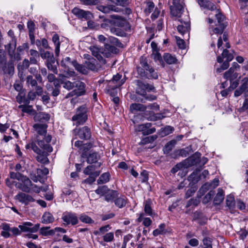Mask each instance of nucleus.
<instances>
[{"instance_id":"obj_29","label":"nucleus","mask_w":248,"mask_h":248,"mask_svg":"<svg viewBox=\"0 0 248 248\" xmlns=\"http://www.w3.org/2000/svg\"><path fill=\"white\" fill-rule=\"evenodd\" d=\"M116 206L120 208L124 207L127 203V198L124 196H118L114 200Z\"/></svg>"},{"instance_id":"obj_44","label":"nucleus","mask_w":248,"mask_h":248,"mask_svg":"<svg viewBox=\"0 0 248 248\" xmlns=\"http://www.w3.org/2000/svg\"><path fill=\"white\" fill-rule=\"evenodd\" d=\"M202 244L201 245L202 248H213L212 240L208 237H205L202 239Z\"/></svg>"},{"instance_id":"obj_40","label":"nucleus","mask_w":248,"mask_h":248,"mask_svg":"<svg viewBox=\"0 0 248 248\" xmlns=\"http://www.w3.org/2000/svg\"><path fill=\"white\" fill-rule=\"evenodd\" d=\"M96 62V60L94 59H92V61L85 62L86 66L89 70L93 71H97L98 68L95 64Z\"/></svg>"},{"instance_id":"obj_27","label":"nucleus","mask_w":248,"mask_h":248,"mask_svg":"<svg viewBox=\"0 0 248 248\" xmlns=\"http://www.w3.org/2000/svg\"><path fill=\"white\" fill-rule=\"evenodd\" d=\"M14 64L13 60L9 61L3 67V71L5 74L9 75H13L14 73Z\"/></svg>"},{"instance_id":"obj_33","label":"nucleus","mask_w":248,"mask_h":248,"mask_svg":"<svg viewBox=\"0 0 248 248\" xmlns=\"http://www.w3.org/2000/svg\"><path fill=\"white\" fill-rule=\"evenodd\" d=\"M226 204L230 211H233L235 206V202L234 197L232 195H228L226 199Z\"/></svg>"},{"instance_id":"obj_11","label":"nucleus","mask_w":248,"mask_h":248,"mask_svg":"<svg viewBox=\"0 0 248 248\" xmlns=\"http://www.w3.org/2000/svg\"><path fill=\"white\" fill-rule=\"evenodd\" d=\"M62 219L64 222V224L67 225L71 224L75 225L78 222V217L76 215L71 212H67L63 214Z\"/></svg>"},{"instance_id":"obj_9","label":"nucleus","mask_w":248,"mask_h":248,"mask_svg":"<svg viewBox=\"0 0 248 248\" xmlns=\"http://www.w3.org/2000/svg\"><path fill=\"white\" fill-rule=\"evenodd\" d=\"M39 227V224H36L33 226V224L30 222H24L22 223V225L18 226V228L20 229L21 232H30L31 233L37 232Z\"/></svg>"},{"instance_id":"obj_39","label":"nucleus","mask_w":248,"mask_h":248,"mask_svg":"<svg viewBox=\"0 0 248 248\" xmlns=\"http://www.w3.org/2000/svg\"><path fill=\"white\" fill-rule=\"evenodd\" d=\"M166 225L164 223H162L159 225L158 228L156 229H155L153 232V234L155 236H156L159 234H163L167 232L166 230Z\"/></svg>"},{"instance_id":"obj_23","label":"nucleus","mask_w":248,"mask_h":248,"mask_svg":"<svg viewBox=\"0 0 248 248\" xmlns=\"http://www.w3.org/2000/svg\"><path fill=\"white\" fill-rule=\"evenodd\" d=\"M85 84L84 83L81 81H78L75 82V87H76L77 89L76 90V93L77 96H79L83 95L85 94L86 90H85Z\"/></svg>"},{"instance_id":"obj_17","label":"nucleus","mask_w":248,"mask_h":248,"mask_svg":"<svg viewBox=\"0 0 248 248\" xmlns=\"http://www.w3.org/2000/svg\"><path fill=\"white\" fill-rule=\"evenodd\" d=\"M89 49L92 52V55L96 58V59L101 62L103 64H105L106 63V61L101 55V53H102V51H101V49L98 48L96 46H91L89 48Z\"/></svg>"},{"instance_id":"obj_64","label":"nucleus","mask_w":248,"mask_h":248,"mask_svg":"<svg viewBox=\"0 0 248 248\" xmlns=\"http://www.w3.org/2000/svg\"><path fill=\"white\" fill-rule=\"evenodd\" d=\"M245 91L247 90L248 87V78H244L241 81V85L239 87Z\"/></svg>"},{"instance_id":"obj_8","label":"nucleus","mask_w":248,"mask_h":248,"mask_svg":"<svg viewBox=\"0 0 248 248\" xmlns=\"http://www.w3.org/2000/svg\"><path fill=\"white\" fill-rule=\"evenodd\" d=\"M136 82L137 86L136 93L140 95L145 96L146 90L151 91L154 89V87L153 85L149 84H145L140 80H137Z\"/></svg>"},{"instance_id":"obj_60","label":"nucleus","mask_w":248,"mask_h":248,"mask_svg":"<svg viewBox=\"0 0 248 248\" xmlns=\"http://www.w3.org/2000/svg\"><path fill=\"white\" fill-rule=\"evenodd\" d=\"M23 176L21 173L17 172L16 173L14 172H10V177L11 179H17L19 181H20L22 177Z\"/></svg>"},{"instance_id":"obj_37","label":"nucleus","mask_w":248,"mask_h":248,"mask_svg":"<svg viewBox=\"0 0 248 248\" xmlns=\"http://www.w3.org/2000/svg\"><path fill=\"white\" fill-rule=\"evenodd\" d=\"M111 228V227L109 225H106L101 227L98 230L94 231L93 232V234L95 235H104L106 234V232L110 230Z\"/></svg>"},{"instance_id":"obj_10","label":"nucleus","mask_w":248,"mask_h":248,"mask_svg":"<svg viewBox=\"0 0 248 248\" xmlns=\"http://www.w3.org/2000/svg\"><path fill=\"white\" fill-rule=\"evenodd\" d=\"M72 13L80 19L91 20L93 18V15L90 11H86L78 8L75 7L72 10Z\"/></svg>"},{"instance_id":"obj_15","label":"nucleus","mask_w":248,"mask_h":248,"mask_svg":"<svg viewBox=\"0 0 248 248\" xmlns=\"http://www.w3.org/2000/svg\"><path fill=\"white\" fill-rule=\"evenodd\" d=\"M66 76L63 74H59V83L62 85L63 88L70 91L72 90L75 87V82H72L66 79Z\"/></svg>"},{"instance_id":"obj_47","label":"nucleus","mask_w":248,"mask_h":248,"mask_svg":"<svg viewBox=\"0 0 248 248\" xmlns=\"http://www.w3.org/2000/svg\"><path fill=\"white\" fill-rule=\"evenodd\" d=\"M144 212L149 216L152 215V209L151 208V201L150 200H147L144 204Z\"/></svg>"},{"instance_id":"obj_18","label":"nucleus","mask_w":248,"mask_h":248,"mask_svg":"<svg viewBox=\"0 0 248 248\" xmlns=\"http://www.w3.org/2000/svg\"><path fill=\"white\" fill-rule=\"evenodd\" d=\"M125 77L122 78V75L119 74L113 76L112 79L110 81V83L114 84L113 88H117L122 86L125 81Z\"/></svg>"},{"instance_id":"obj_5","label":"nucleus","mask_w":248,"mask_h":248,"mask_svg":"<svg viewBox=\"0 0 248 248\" xmlns=\"http://www.w3.org/2000/svg\"><path fill=\"white\" fill-rule=\"evenodd\" d=\"M25 80L28 88L31 90L37 91L38 96L42 95L43 93L42 86L39 85L38 82L31 75H28L26 77Z\"/></svg>"},{"instance_id":"obj_22","label":"nucleus","mask_w":248,"mask_h":248,"mask_svg":"<svg viewBox=\"0 0 248 248\" xmlns=\"http://www.w3.org/2000/svg\"><path fill=\"white\" fill-rule=\"evenodd\" d=\"M49 152L46 151H43L40 154H38L36 158V160L42 164H46L49 163V159L47 158Z\"/></svg>"},{"instance_id":"obj_25","label":"nucleus","mask_w":248,"mask_h":248,"mask_svg":"<svg viewBox=\"0 0 248 248\" xmlns=\"http://www.w3.org/2000/svg\"><path fill=\"white\" fill-rule=\"evenodd\" d=\"M40 56L43 59H46V62H55V58L53 53L48 51L40 50Z\"/></svg>"},{"instance_id":"obj_30","label":"nucleus","mask_w":248,"mask_h":248,"mask_svg":"<svg viewBox=\"0 0 248 248\" xmlns=\"http://www.w3.org/2000/svg\"><path fill=\"white\" fill-rule=\"evenodd\" d=\"M118 195L117 191L108 190L105 196V200L108 202H114V200L118 196Z\"/></svg>"},{"instance_id":"obj_4","label":"nucleus","mask_w":248,"mask_h":248,"mask_svg":"<svg viewBox=\"0 0 248 248\" xmlns=\"http://www.w3.org/2000/svg\"><path fill=\"white\" fill-rule=\"evenodd\" d=\"M181 24L177 26L178 31L183 36L185 40H188L189 38V31L190 26L188 17L183 21L182 19H180Z\"/></svg>"},{"instance_id":"obj_14","label":"nucleus","mask_w":248,"mask_h":248,"mask_svg":"<svg viewBox=\"0 0 248 248\" xmlns=\"http://www.w3.org/2000/svg\"><path fill=\"white\" fill-rule=\"evenodd\" d=\"M87 158V162L89 164H94L93 167L95 168H98L101 165V163L98 162L100 158L99 155L96 152L90 153L89 155L86 157Z\"/></svg>"},{"instance_id":"obj_45","label":"nucleus","mask_w":248,"mask_h":248,"mask_svg":"<svg viewBox=\"0 0 248 248\" xmlns=\"http://www.w3.org/2000/svg\"><path fill=\"white\" fill-rule=\"evenodd\" d=\"M49 227L41 228L40 230V233L44 236L52 235L55 233V230H49Z\"/></svg>"},{"instance_id":"obj_56","label":"nucleus","mask_w":248,"mask_h":248,"mask_svg":"<svg viewBox=\"0 0 248 248\" xmlns=\"http://www.w3.org/2000/svg\"><path fill=\"white\" fill-rule=\"evenodd\" d=\"M103 239L104 242H111L114 240V233L112 232L107 233L103 236Z\"/></svg>"},{"instance_id":"obj_13","label":"nucleus","mask_w":248,"mask_h":248,"mask_svg":"<svg viewBox=\"0 0 248 248\" xmlns=\"http://www.w3.org/2000/svg\"><path fill=\"white\" fill-rule=\"evenodd\" d=\"M33 128L37 134L36 137H46L47 125L46 124L36 123L33 124Z\"/></svg>"},{"instance_id":"obj_52","label":"nucleus","mask_w":248,"mask_h":248,"mask_svg":"<svg viewBox=\"0 0 248 248\" xmlns=\"http://www.w3.org/2000/svg\"><path fill=\"white\" fill-rule=\"evenodd\" d=\"M110 31L113 34L118 36L124 37L126 35L124 31L119 28H112L110 29Z\"/></svg>"},{"instance_id":"obj_20","label":"nucleus","mask_w":248,"mask_h":248,"mask_svg":"<svg viewBox=\"0 0 248 248\" xmlns=\"http://www.w3.org/2000/svg\"><path fill=\"white\" fill-rule=\"evenodd\" d=\"M97 9L104 13H109L110 11L119 12L120 9L113 5H108L107 6L99 5L97 6Z\"/></svg>"},{"instance_id":"obj_21","label":"nucleus","mask_w":248,"mask_h":248,"mask_svg":"<svg viewBox=\"0 0 248 248\" xmlns=\"http://www.w3.org/2000/svg\"><path fill=\"white\" fill-rule=\"evenodd\" d=\"M152 126V124L150 123H146L145 124H140V125H138V126L137 127V130L138 131L142 132L143 135H148L151 134L152 133H154V132H155V131L156 130V129L155 127H152V128L150 130V131L149 132H147V131H145L146 127L148 128V127H149V126Z\"/></svg>"},{"instance_id":"obj_48","label":"nucleus","mask_w":248,"mask_h":248,"mask_svg":"<svg viewBox=\"0 0 248 248\" xmlns=\"http://www.w3.org/2000/svg\"><path fill=\"white\" fill-rule=\"evenodd\" d=\"M172 4L174 7L180 12L183 9L184 0H172Z\"/></svg>"},{"instance_id":"obj_26","label":"nucleus","mask_w":248,"mask_h":248,"mask_svg":"<svg viewBox=\"0 0 248 248\" xmlns=\"http://www.w3.org/2000/svg\"><path fill=\"white\" fill-rule=\"evenodd\" d=\"M16 47V41L15 38H12L11 41L5 46V49L7 50L8 55H12L15 51Z\"/></svg>"},{"instance_id":"obj_2","label":"nucleus","mask_w":248,"mask_h":248,"mask_svg":"<svg viewBox=\"0 0 248 248\" xmlns=\"http://www.w3.org/2000/svg\"><path fill=\"white\" fill-rule=\"evenodd\" d=\"M0 228L2 230L0 235L5 238H8L12 236H17L21 234V230L19 228H11L10 225L6 223H2L0 226Z\"/></svg>"},{"instance_id":"obj_49","label":"nucleus","mask_w":248,"mask_h":248,"mask_svg":"<svg viewBox=\"0 0 248 248\" xmlns=\"http://www.w3.org/2000/svg\"><path fill=\"white\" fill-rule=\"evenodd\" d=\"M74 67L78 72H79L83 74H86L87 73V71L86 70L85 66H83L81 64H78L77 62H74Z\"/></svg>"},{"instance_id":"obj_43","label":"nucleus","mask_w":248,"mask_h":248,"mask_svg":"<svg viewBox=\"0 0 248 248\" xmlns=\"http://www.w3.org/2000/svg\"><path fill=\"white\" fill-rule=\"evenodd\" d=\"M110 174L108 172L103 173L97 180L98 184H102L107 183L110 179Z\"/></svg>"},{"instance_id":"obj_42","label":"nucleus","mask_w":248,"mask_h":248,"mask_svg":"<svg viewBox=\"0 0 248 248\" xmlns=\"http://www.w3.org/2000/svg\"><path fill=\"white\" fill-rule=\"evenodd\" d=\"M176 143V141L174 140H172L168 142L165 146L163 151L165 154H169L173 148L174 145Z\"/></svg>"},{"instance_id":"obj_19","label":"nucleus","mask_w":248,"mask_h":248,"mask_svg":"<svg viewBox=\"0 0 248 248\" xmlns=\"http://www.w3.org/2000/svg\"><path fill=\"white\" fill-rule=\"evenodd\" d=\"M50 119V115L45 112L37 113L34 117V120L37 123L46 124Z\"/></svg>"},{"instance_id":"obj_54","label":"nucleus","mask_w":248,"mask_h":248,"mask_svg":"<svg viewBox=\"0 0 248 248\" xmlns=\"http://www.w3.org/2000/svg\"><path fill=\"white\" fill-rule=\"evenodd\" d=\"M222 56L223 58L226 59L225 61L229 62H231L234 57L232 54L229 53V51L226 49L223 50L222 53Z\"/></svg>"},{"instance_id":"obj_36","label":"nucleus","mask_w":248,"mask_h":248,"mask_svg":"<svg viewBox=\"0 0 248 248\" xmlns=\"http://www.w3.org/2000/svg\"><path fill=\"white\" fill-rule=\"evenodd\" d=\"M42 222L45 224L52 223L54 221L53 215L49 212H45L42 217Z\"/></svg>"},{"instance_id":"obj_55","label":"nucleus","mask_w":248,"mask_h":248,"mask_svg":"<svg viewBox=\"0 0 248 248\" xmlns=\"http://www.w3.org/2000/svg\"><path fill=\"white\" fill-rule=\"evenodd\" d=\"M16 188L19 189L25 193H29L31 191V188L28 186H26L24 184L22 183H16L15 184Z\"/></svg>"},{"instance_id":"obj_50","label":"nucleus","mask_w":248,"mask_h":248,"mask_svg":"<svg viewBox=\"0 0 248 248\" xmlns=\"http://www.w3.org/2000/svg\"><path fill=\"white\" fill-rule=\"evenodd\" d=\"M26 149L31 148L34 152L38 154H40V153L42 151L35 144L34 142H31V143L28 144L26 145Z\"/></svg>"},{"instance_id":"obj_16","label":"nucleus","mask_w":248,"mask_h":248,"mask_svg":"<svg viewBox=\"0 0 248 248\" xmlns=\"http://www.w3.org/2000/svg\"><path fill=\"white\" fill-rule=\"evenodd\" d=\"M119 49L115 46L109 44H106L104 50L102 52V54L107 58L110 57L112 54L118 53Z\"/></svg>"},{"instance_id":"obj_7","label":"nucleus","mask_w":248,"mask_h":248,"mask_svg":"<svg viewBox=\"0 0 248 248\" xmlns=\"http://www.w3.org/2000/svg\"><path fill=\"white\" fill-rule=\"evenodd\" d=\"M73 134L81 140H87L91 138L92 133L90 128L84 126L81 128H76L73 130Z\"/></svg>"},{"instance_id":"obj_58","label":"nucleus","mask_w":248,"mask_h":248,"mask_svg":"<svg viewBox=\"0 0 248 248\" xmlns=\"http://www.w3.org/2000/svg\"><path fill=\"white\" fill-rule=\"evenodd\" d=\"M36 95H38L37 91L31 90V91L28 93L27 99H29V101L30 100H34L35 99Z\"/></svg>"},{"instance_id":"obj_51","label":"nucleus","mask_w":248,"mask_h":248,"mask_svg":"<svg viewBox=\"0 0 248 248\" xmlns=\"http://www.w3.org/2000/svg\"><path fill=\"white\" fill-rule=\"evenodd\" d=\"M79 220L83 223L88 224H93L94 223V220H93L90 217L85 214H82L79 217Z\"/></svg>"},{"instance_id":"obj_24","label":"nucleus","mask_w":248,"mask_h":248,"mask_svg":"<svg viewBox=\"0 0 248 248\" xmlns=\"http://www.w3.org/2000/svg\"><path fill=\"white\" fill-rule=\"evenodd\" d=\"M201 7L208 10L213 11L216 9L215 5L208 0H197Z\"/></svg>"},{"instance_id":"obj_35","label":"nucleus","mask_w":248,"mask_h":248,"mask_svg":"<svg viewBox=\"0 0 248 248\" xmlns=\"http://www.w3.org/2000/svg\"><path fill=\"white\" fill-rule=\"evenodd\" d=\"M61 85L59 82H53V86L52 87L51 95L53 97H57L60 93Z\"/></svg>"},{"instance_id":"obj_46","label":"nucleus","mask_w":248,"mask_h":248,"mask_svg":"<svg viewBox=\"0 0 248 248\" xmlns=\"http://www.w3.org/2000/svg\"><path fill=\"white\" fill-rule=\"evenodd\" d=\"M89 145L84 144L79 150L81 152V157L86 158L89 155V151L90 149Z\"/></svg>"},{"instance_id":"obj_59","label":"nucleus","mask_w":248,"mask_h":248,"mask_svg":"<svg viewBox=\"0 0 248 248\" xmlns=\"http://www.w3.org/2000/svg\"><path fill=\"white\" fill-rule=\"evenodd\" d=\"M133 235L131 234H128L125 235L124 238L123 244L122 248H126L127 244L129 243L130 240L132 238Z\"/></svg>"},{"instance_id":"obj_62","label":"nucleus","mask_w":248,"mask_h":248,"mask_svg":"<svg viewBox=\"0 0 248 248\" xmlns=\"http://www.w3.org/2000/svg\"><path fill=\"white\" fill-rule=\"evenodd\" d=\"M20 181H21L26 186H28L29 187H30V186H32L31 181L26 176L23 175Z\"/></svg>"},{"instance_id":"obj_34","label":"nucleus","mask_w":248,"mask_h":248,"mask_svg":"<svg viewBox=\"0 0 248 248\" xmlns=\"http://www.w3.org/2000/svg\"><path fill=\"white\" fill-rule=\"evenodd\" d=\"M200 170L193 171L188 177V181L194 184L197 183L201 179V175L199 174Z\"/></svg>"},{"instance_id":"obj_12","label":"nucleus","mask_w":248,"mask_h":248,"mask_svg":"<svg viewBox=\"0 0 248 248\" xmlns=\"http://www.w3.org/2000/svg\"><path fill=\"white\" fill-rule=\"evenodd\" d=\"M15 199L25 205H27L30 202H33L35 201L31 195L22 192H19L15 196Z\"/></svg>"},{"instance_id":"obj_53","label":"nucleus","mask_w":248,"mask_h":248,"mask_svg":"<svg viewBox=\"0 0 248 248\" xmlns=\"http://www.w3.org/2000/svg\"><path fill=\"white\" fill-rule=\"evenodd\" d=\"M201 154L199 153H196L192 157L189 158V161H190V164L194 165L197 164L200 162V157Z\"/></svg>"},{"instance_id":"obj_41","label":"nucleus","mask_w":248,"mask_h":248,"mask_svg":"<svg viewBox=\"0 0 248 248\" xmlns=\"http://www.w3.org/2000/svg\"><path fill=\"white\" fill-rule=\"evenodd\" d=\"M237 77V74L234 73V71L233 70V68H230L228 71H226L224 74V78L227 79L232 80L233 78H235Z\"/></svg>"},{"instance_id":"obj_38","label":"nucleus","mask_w":248,"mask_h":248,"mask_svg":"<svg viewBox=\"0 0 248 248\" xmlns=\"http://www.w3.org/2000/svg\"><path fill=\"white\" fill-rule=\"evenodd\" d=\"M74 62H77V61L75 60H72L70 57H66L62 60L61 62V65L64 68H68L71 65L74 66Z\"/></svg>"},{"instance_id":"obj_3","label":"nucleus","mask_w":248,"mask_h":248,"mask_svg":"<svg viewBox=\"0 0 248 248\" xmlns=\"http://www.w3.org/2000/svg\"><path fill=\"white\" fill-rule=\"evenodd\" d=\"M87 119V108L83 106L78 108L76 114L72 118V121L76 122L77 125L83 124Z\"/></svg>"},{"instance_id":"obj_28","label":"nucleus","mask_w":248,"mask_h":248,"mask_svg":"<svg viewBox=\"0 0 248 248\" xmlns=\"http://www.w3.org/2000/svg\"><path fill=\"white\" fill-rule=\"evenodd\" d=\"M224 198V194L223 190L219 188L217 190V193L216 194L214 199V203L215 205H219L223 201Z\"/></svg>"},{"instance_id":"obj_32","label":"nucleus","mask_w":248,"mask_h":248,"mask_svg":"<svg viewBox=\"0 0 248 248\" xmlns=\"http://www.w3.org/2000/svg\"><path fill=\"white\" fill-rule=\"evenodd\" d=\"M146 109V106L141 104L133 103L130 106V110L132 113L138 111H144Z\"/></svg>"},{"instance_id":"obj_63","label":"nucleus","mask_w":248,"mask_h":248,"mask_svg":"<svg viewBox=\"0 0 248 248\" xmlns=\"http://www.w3.org/2000/svg\"><path fill=\"white\" fill-rule=\"evenodd\" d=\"M110 42L113 44L116 45L117 46H118L119 47L123 46V44L120 42V41L116 38L113 37H110L109 38Z\"/></svg>"},{"instance_id":"obj_57","label":"nucleus","mask_w":248,"mask_h":248,"mask_svg":"<svg viewBox=\"0 0 248 248\" xmlns=\"http://www.w3.org/2000/svg\"><path fill=\"white\" fill-rule=\"evenodd\" d=\"M108 188L106 186L99 187L95 190V193L98 195H106L107 192L108 191Z\"/></svg>"},{"instance_id":"obj_6","label":"nucleus","mask_w":248,"mask_h":248,"mask_svg":"<svg viewBox=\"0 0 248 248\" xmlns=\"http://www.w3.org/2000/svg\"><path fill=\"white\" fill-rule=\"evenodd\" d=\"M42 138L43 139H41V137H36V142L38 146L44 151L51 152L52 147L49 144L52 139L51 136L47 135L46 137H42Z\"/></svg>"},{"instance_id":"obj_1","label":"nucleus","mask_w":248,"mask_h":248,"mask_svg":"<svg viewBox=\"0 0 248 248\" xmlns=\"http://www.w3.org/2000/svg\"><path fill=\"white\" fill-rule=\"evenodd\" d=\"M138 74L141 77L148 79L158 78V75L154 68L149 65L145 58L141 57L140 60V63L137 67Z\"/></svg>"},{"instance_id":"obj_61","label":"nucleus","mask_w":248,"mask_h":248,"mask_svg":"<svg viewBox=\"0 0 248 248\" xmlns=\"http://www.w3.org/2000/svg\"><path fill=\"white\" fill-rule=\"evenodd\" d=\"M48 169L46 168H44L42 169H38L37 170V176H39L40 178H41V175L45 176L48 174Z\"/></svg>"},{"instance_id":"obj_31","label":"nucleus","mask_w":248,"mask_h":248,"mask_svg":"<svg viewBox=\"0 0 248 248\" xmlns=\"http://www.w3.org/2000/svg\"><path fill=\"white\" fill-rule=\"evenodd\" d=\"M164 61L168 64H173L177 63V59L175 56L169 53H165L163 55Z\"/></svg>"}]
</instances>
